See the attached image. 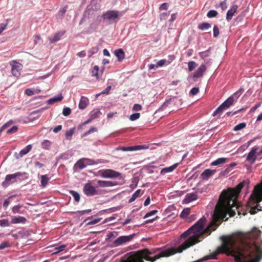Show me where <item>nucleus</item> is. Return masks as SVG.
Instances as JSON below:
<instances>
[{"mask_svg": "<svg viewBox=\"0 0 262 262\" xmlns=\"http://www.w3.org/2000/svg\"><path fill=\"white\" fill-rule=\"evenodd\" d=\"M246 184V182L243 181L234 188H229L222 191L215 207L213 214L214 220L226 221L228 219L226 218L227 214H229L230 217L234 216L236 214L235 210H237L238 214H240L239 206L238 205L237 199L241 190Z\"/></svg>", "mask_w": 262, "mask_h": 262, "instance_id": "obj_1", "label": "nucleus"}, {"mask_svg": "<svg viewBox=\"0 0 262 262\" xmlns=\"http://www.w3.org/2000/svg\"><path fill=\"white\" fill-rule=\"evenodd\" d=\"M151 254V252L148 249H145L136 252L125 259L122 260L121 262H144V259L154 262L161 257L171 256V248L162 251L159 254L155 255L154 257L150 256Z\"/></svg>", "mask_w": 262, "mask_h": 262, "instance_id": "obj_2", "label": "nucleus"}, {"mask_svg": "<svg viewBox=\"0 0 262 262\" xmlns=\"http://www.w3.org/2000/svg\"><path fill=\"white\" fill-rule=\"evenodd\" d=\"M247 206L250 208L249 212L251 214H255L262 210V190L260 188L254 189L247 202Z\"/></svg>", "mask_w": 262, "mask_h": 262, "instance_id": "obj_3", "label": "nucleus"}, {"mask_svg": "<svg viewBox=\"0 0 262 262\" xmlns=\"http://www.w3.org/2000/svg\"><path fill=\"white\" fill-rule=\"evenodd\" d=\"M244 91V90L243 88H240L237 91L235 92L226 100H225L219 107H218V108L213 113V116H215L220 114L222 113L224 110H226L232 105L237 100Z\"/></svg>", "mask_w": 262, "mask_h": 262, "instance_id": "obj_4", "label": "nucleus"}, {"mask_svg": "<svg viewBox=\"0 0 262 262\" xmlns=\"http://www.w3.org/2000/svg\"><path fill=\"white\" fill-rule=\"evenodd\" d=\"M119 17V12L116 10H108L103 13L101 17L104 20H106L111 23L115 21L116 19H118Z\"/></svg>", "mask_w": 262, "mask_h": 262, "instance_id": "obj_5", "label": "nucleus"}, {"mask_svg": "<svg viewBox=\"0 0 262 262\" xmlns=\"http://www.w3.org/2000/svg\"><path fill=\"white\" fill-rule=\"evenodd\" d=\"M135 235V234H132L127 236H121L115 240L114 245L115 246L117 247L129 242L133 239Z\"/></svg>", "mask_w": 262, "mask_h": 262, "instance_id": "obj_6", "label": "nucleus"}, {"mask_svg": "<svg viewBox=\"0 0 262 262\" xmlns=\"http://www.w3.org/2000/svg\"><path fill=\"white\" fill-rule=\"evenodd\" d=\"M83 192L87 196H93L98 194L96 187L93 186L91 183H87L84 184Z\"/></svg>", "mask_w": 262, "mask_h": 262, "instance_id": "obj_7", "label": "nucleus"}, {"mask_svg": "<svg viewBox=\"0 0 262 262\" xmlns=\"http://www.w3.org/2000/svg\"><path fill=\"white\" fill-rule=\"evenodd\" d=\"M11 66V72L12 75L16 77L20 75V71L22 69V65L19 63L13 61L10 63Z\"/></svg>", "mask_w": 262, "mask_h": 262, "instance_id": "obj_8", "label": "nucleus"}, {"mask_svg": "<svg viewBox=\"0 0 262 262\" xmlns=\"http://www.w3.org/2000/svg\"><path fill=\"white\" fill-rule=\"evenodd\" d=\"M94 163V161L91 159L83 158L79 160L76 162L75 166L79 169L81 170L86 167L87 165H93Z\"/></svg>", "mask_w": 262, "mask_h": 262, "instance_id": "obj_9", "label": "nucleus"}, {"mask_svg": "<svg viewBox=\"0 0 262 262\" xmlns=\"http://www.w3.org/2000/svg\"><path fill=\"white\" fill-rule=\"evenodd\" d=\"M121 173L112 169H106L101 171L100 176L103 178H113L119 177Z\"/></svg>", "mask_w": 262, "mask_h": 262, "instance_id": "obj_10", "label": "nucleus"}, {"mask_svg": "<svg viewBox=\"0 0 262 262\" xmlns=\"http://www.w3.org/2000/svg\"><path fill=\"white\" fill-rule=\"evenodd\" d=\"M21 173L19 172L11 174H8L5 177V180L2 183V185L4 187H7L11 183H13L15 181V179L18 176H21Z\"/></svg>", "mask_w": 262, "mask_h": 262, "instance_id": "obj_11", "label": "nucleus"}, {"mask_svg": "<svg viewBox=\"0 0 262 262\" xmlns=\"http://www.w3.org/2000/svg\"><path fill=\"white\" fill-rule=\"evenodd\" d=\"M258 149V147L257 146L253 147L251 149L246 159L248 161L250 162L252 164L255 162L256 158H258L257 154Z\"/></svg>", "mask_w": 262, "mask_h": 262, "instance_id": "obj_12", "label": "nucleus"}, {"mask_svg": "<svg viewBox=\"0 0 262 262\" xmlns=\"http://www.w3.org/2000/svg\"><path fill=\"white\" fill-rule=\"evenodd\" d=\"M148 146L146 145H136L134 146L121 147L119 149L124 151L139 150L141 149H147Z\"/></svg>", "mask_w": 262, "mask_h": 262, "instance_id": "obj_13", "label": "nucleus"}, {"mask_svg": "<svg viewBox=\"0 0 262 262\" xmlns=\"http://www.w3.org/2000/svg\"><path fill=\"white\" fill-rule=\"evenodd\" d=\"M206 67L205 64H201L199 68L196 70V71L194 73L193 77L194 78H200L203 76L204 73L206 71Z\"/></svg>", "mask_w": 262, "mask_h": 262, "instance_id": "obj_14", "label": "nucleus"}, {"mask_svg": "<svg viewBox=\"0 0 262 262\" xmlns=\"http://www.w3.org/2000/svg\"><path fill=\"white\" fill-rule=\"evenodd\" d=\"M198 198L197 194L195 193H187L183 200V204H188L192 201L196 200Z\"/></svg>", "mask_w": 262, "mask_h": 262, "instance_id": "obj_15", "label": "nucleus"}, {"mask_svg": "<svg viewBox=\"0 0 262 262\" xmlns=\"http://www.w3.org/2000/svg\"><path fill=\"white\" fill-rule=\"evenodd\" d=\"M216 172L215 170H211L210 169H205L201 174V178L203 180H207L212 176Z\"/></svg>", "mask_w": 262, "mask_h": 262, "instance_id": "obj_16", "label": "nucleus"}, {"mask_svg": "<svg viewBox=\"0 0 262 262\" xmlns=\"http://www.w3.org/2000/svg\"><path fill=\"white\" fill-rule=\"evenodd\" d=\"M65 33H66L65 31H60L56 32L54 34L53 38H50V37L49 38L50 42L51 43H53L54 42L58 41L63 36V35L65 34Z\"/></svg>", "mask_w": 262, "mask_h": 262, "instance_id": "obj_17", "label": "nucleus"}, {"mask_svg": "<svg viewBox=\"0 0 262 262\" xmlns=\"http://www.w3.org/2000/svg\"><path fill=\"white\" fill-rule=\"evenodd\" d=\"M237 8H238L237 5H234L232 6V7L231 8V9L227 11V13L226 14V19L228 21H230L232 19L233 16L234 15V14L236 12Z\"/></svg>", "mask_w": 262, "mask_h": 262, "instance_id": "obj_18", "label": "nucleus"}, {"mask_svg": "<svg viewBox=\"0 0 262 262\" xmlns=\"http://www.w3.org/2000/svg\"><path fill=\"white\" fill-rule=\"evenodd\" d=\"M98 185L101 187H108L114 186L117 185L116 183L109 181L99 180L97 182Z\"/></svg>", "mask_w": 262, "mask_h": 262, "instance_id": "obj_19", "label": "nucleus"}, {"mask_svg": "<svg viewBox=\"0 0 262 262\" xmlns=\"http://www.w3.org/2000/svg\"><path fill=\"white\" fill-rule=\"evenodd\" d=\"M114 54L119 62H121L125 58V53L122 49H118L114 51Z\"/></svg>", "mask_w": 262, "mask_h": 262, "instance_id": "obj_20", "label": "nucleus"}, {"mask_svg": "<svg viewBox=\"0 0 262 262\" xmlns=\"http://www.w3.org/2000/svg\"><path fill=\"white\" fill-rule=\"evenodd\" d=\"M178 164L176 163L171 166L164 168L161 170L160 173L163 175L166 173L171 172L173 171L178 167Z\"/></svg>", "mask_w": 262, "mask_h": 262, "instance_id": "obj_21", "label": "nucleus"}, {"mask_svg": "<svg viewBox=\"0 0 262 262\" xmlns=\"http://www.w3.org/2000/svg\"><path fill=\"white\" fill-rule=\"evenodd\" d=\"M89 100L85 97H81L79 104V108L81 110L84 109L88 104Z\"/></svg>", "mask_w": 262, "mask_h": 262, "instance_id": "obj_22", "label": "nucleus"}, {"mask_svg": "<svg viewBox=\"0 0 262 262\" xmlns=\"http://www.w3.org/2000/svg\"><path fill=\"white\" fill-rule=\"evenodd\" d=\"M26 221V219L25 217L23 216H13L11 220V223L13 224H18V223H25Z\"/></svg>", "mask_w": 262, "mask_h": 262, "instance_id": "obj_23", "label": "nucleus"}, {"mask_svg": "<svg viewBox=\"0 0 262 262\" xmlns=\"http://www.w3.org/2000/svg\"><path fill=\"white\" fill-rule=\"evenodd\" d=\"M228 159L226 158H220L217 159L216 160L213 161L211 163V166H217L221 164H224L227 161Z\"/></svg>", "mask_w": 262, "mask_h": 262, "instance_id": "obj_24", "label": "nucleus"}, {"mask_svg": "<svg viewBox=\"0 0 262 262\" xmlns=\"http://www.w3.org/2000/svg\"><path fill=\"white\" fill-rule=\"evenodd\" d=\"M62 99H63V96H62L61 94H60L57 96L54 97L49 99L48 100V103L50 104H53L55 103V102L61 101L62 100Z\"/></svg>", "mask_w": 262, "mask_h": 262, "instance_id": "obj_25", "label": "nucleus"}, {"mask_svg": "<svg viewBox=\"0 0 262 262\" xmlns=\"http://www.w3.org/2000/svg\"><path fill=\"white\" fill-rule=\"evenodd\" d=\"M32 146L31 144L28 145L25 148L21 150L19 152V156H23L27 154L32 149Z\"/></svg>", "mask_w": 262, "mask_h": 262, "instance_id": "obj_26", "label": "nucleus"}, {"mask_svg": "<svg viewBox=\"0 0 262 262\" xmlns=\"http://www.w3.org/2000/svg\"><path fill=\"white\" fill-rule=\"evenodd\" d=\"M141 192V189H138L137 190H136L134 193V194L132 195V196L130 198V199L129 200L128 202L129 203H131L133 202H134L137 198L139 197V196L140 195Z\"/></svg>", "mask_w": 262, "mask_h": 262, "instance_id": "obj_27", "label": "nucleus"}, {"mask_svg": "<svg viewBox=\"0 0 262 262\" xmlns=\"http://www.w3.org/2000/svg\"><path fill=\"white\" fill-rule=\"evenodd\" d=\"M210 28H211V25L208 23H203L198 26V28L202 30H207Z\"/></svg>", "mask_w": 262, "mask_h": 262, "instance_id": "obj_28", "label": "nucleus"}, {"mask_svg": "<svg viewBox=\"0 0 262 262\" xmlns=\"http://www.w3.org/2000/svg\"><path fill=\"white\" fill-rule=\"evenodd\" d=\"M40 178L41 186L44 187L47 184L49 179L47 175H42L41 176Z\"/></svg>", "mask_w": 262, "mask_h": 262, "instance_id": "obj_29", "label": "nucleus"}, {"mask_svg": "<svg viewBox=\"0 0 262 262\" xmlns=\"http://www.w3.org/2000/svg\"><path fill=\"white\" fill-rule=\"evenodd\" d=\"M66 247H67L66 245H62L58 247H56L54 249V252L53 254H57L61 251H64Z\"/></svg>", "mask_w": 262, "mask_h": 262, "instance_id": "obj_30", "label": "nucleus"}, {"mask_svg": "<svg viewBox=\"0 0 262 262\" xmlns=\"http://www.w3.org/2000/svg\"><path fill=\"white\" fill-rule=\"evenodd\" d=\"M70 193L73 196V197L74 198V200L75 202H78L80 201V195L79 194L74 190H70Z\"/></svg>", "mask_w": 262, "mask_h": 262, "instance_id": "obj_31", "label": "nucleus"}, {"mask_svg": "<svg viewBox=\"0 0 262 262\" xmlns=\"http://www.w3.org/2000/svg\"><path fill=\"white\" fill-rule=\"evenodd\" d=\"M190 212V209L189 208H186L182 211L180 214V216L182 218H186Z\"/></svg>", "mask_w": 262, "mask_h": 262, "instance_id": "obj_32", "label": "nucleus"}, {"mask_svg": "<svg viewBox=\"0 0 262 262\" xmlns=\"http://www.w3.org/2000/svg\"><path fill=\"white\" fill-rule=\"evenodd\" d=\"M100 112L99 110H94L90 113V117L93 120L99 117Z\"/></svg>", "mask_w": 262, "mask_h": 262, "instance_id": "obj_33", "label": "nucleus"}, {"mask_svg": "<svg viewBox=\"0 0 262 262\" xmlns=\"http://www.w3.org/2000/svg\"><path fill=\"white\" fill-rule=\"evenodd\" d=\"M246 126V123L245 122L241 123L234 126L233 130L234 131H238L244 128Z\"/></svg>", "mask_w": 262, "mask_h": 262, "instance_id": "obj_34", "label": "nucleus"}, {"mask_svg": "<svg viewBox=\"0 0 262 262\" xmlns=\"http://www.w3.org/2000/svg\"><path fill=\"white\" fill-rule=\"evenodd\" d=\"M99 51V48L98 47H94L92 48L88 52L89 55V57H91L93 55L96 54Z\"/></svg>", "mask_w": 262, "mask_h": 262, "instance_id": "obj_35", "label": "nucleus"}, {"mask_svg": "<svg viewBox=\"0 0 262 262\" xmlns=\"http://www.w3.org/2000/svg\"><path fill=\"white\" fill-rule=\"evenodd\" d=\"M99 68L98 66H95L93 69L92 71V75L93 76L96 77L97 79L98 78V71Z\"/></svg>", "mask_w": 262, "mask_h": 262, "instance_id": "obj_36", "label": "nucleus"}, {"mask_svg": "<svg viewBox=\"0 0 262 262\" xmlns=\"http://www.w3.org/2000/svg\"><path fill=\"white\" fill-rule=\"evenodd\" d=\"M8 23H9V19H7L5 20V23H2L1 24V25H0V35L3 32V31H4L6 29V27L8 25Z\"/></svg>", "mask_w": 262, "mask_h": 262, "instance_id": "obj_37", "label": "nucleus"}, {"mask_svg": "<svg viewBox=\"0 0 262 262\" xmlns=\"http://www.w3.org/2000/svg\"><path fill=\"white\" fill-rule=\"evenodd\" d=\"M51 145V142L49 140H45L41 143L42 147L45 149H49Z\"/></svg>", "mask_w": 262, "mask_h": 262, "instance_id": "obj_38", "label": "nucleus"}, {"mask_svg": "<svg viewBox=\"0 0 262 262\" xmlns=\"http://www.w3.org/2000/svg\"><path fill=\"white\" fill-rule=\"evenodd\" d=\"M196 63L193 61H189L188 63V70L189 71H193L196 67Z\"/></svg>", "mask_w": 262, "mask_h": 262, "instance_id": "obj_39", "label": "nucleus"}, {"mask_svg": "<svg viewBox=\"0 0 262 262\" xmlns=\"http://www.w3.org/2000/svg\"><path fill=\"white\" fill-rule=\"evenodd\" d=\"M217 12L214 10H210L208 12L207 16L209 18L215 17L217 15Z\"/></svg>", "mask_w": 262, "mask_h": 262, "instance_id": "obj_40", "label": "nucleus"}, {"mask_svg": "<svg viewBox=\"0 0 262 262\" xmlns=\"http://www.w3.org/2000/svg\"><path fill=\"white\" fill-rule=\"evenodd\" d=\"M21 208V206L20 205H16L12 208V211L14 213H20V209Z\"/></svg>", "mask_w": 262, "mask_h": 262, "instance_id": "obj_41", "label": "nucleus"}, {"mask_svg": "<svg viewBox=\"0 0 262 262\" xmlns=\"http://www.w3.org/2000/svg\"><path fill=\"white\" fill-rule=\"evenodd\" d=\"M140 117V114L139 113H136L132 114L129 117V119L133 121L139 119Z\"/></svg>", "mask_w": 262, "mask_h": 262, "instance_id": "obj_42", "label": "nucleus"}, {"mask_svg": "<svg viewBox=\"0 0 262 262\" xmlns=\"http://www.w3.org/2000/svg\"><path fill=\"white\" fill-rule=\"evenodd\" d=\"M74 128L70 129L66 133V136L67 139L70 140L72 135L74 134Z\"/></svg>", "mask_w": 262, "mask_h": 262, "instance_id": "obj_43", "label": "nucleus"}, {"mask_svg": "<svg viewBox=\"0 0 262 262\" xmlns=\"http://www.w3.org/2000/svg\"><path fill=\"white\" fill-rule=\"evenodd\" d=\"M0 226L1 227H8L10 226L9 221L7 219L0 220Z\"/></svg>", "mask_w": 262, "mask_h": 262, "instance_id": "obj_44", "label": "nucleus"}, {"mask_svg": "<svg viewBox=\"0 0 262 262\" xmlns=\"http://www.w3.org/2000/svg\"><path fill=\"white\" fill-rule=\"evenodd\" d=\"M71 113V110L70 109V108L68 107L63 108V111H62V114L64 116H68L70 115Z\"/></svg>", "mask_w": 262, "mask_h": 262, "instance_id": "obj_45", "label": "nucleus"}, {"mask_svg": "<svg viewBox=\"0 0 262 262\" xmlns=\"http://www.w3.org/2000/svg\"><path fill=\"white\" fill-rule=\"evenodd\" d=\"M97 131V129L96 127H91L88 131H87L86 132H85L83 135V137H85V136H86L87 135L92 133H94V132H96Z\"/></svg>", "mask_w": 262, "mask_h": 262, "instance_id": "obj_46", "label": "nucleus"}, {"mask_svg": "<svg viewBox=\"0 0 262 262\" xmlns=\"http://www.w3.org/2000/svg\"><path fill=\"white\" fill-rule=\"evenodd\" d=\"M17 130H18L17 126L16 125H14L7 130V133L9 134H12L14 133H16L17 131Z\"/></svg>", "mask_w": 262, "mask_h": 262, "instance_id": "obj_47", "label": "nucleus"}, {"mask_svg": "<svg viewBox=\"0 0 262 262\" xmlns=\"http://www.w3.org/2000/svg\"><path fill=\"white\" fill-rule=\"evenodd\" d=\"M220 34V31L218 27L215 25L213 27V36L217 37Z\"/></svg>", "mask_w": 262, "mask_h": 262, "instance_id": "obj_48", "label": "nucleus"}, {"mask_svg": "<svg viewBox=\"0 0 262 262\" xmlns=\"http://www.w3.org/2000/svg\"><path fill=\"white\" fill-rule=\"evenodd\" d=\"M209 53L208 50L199 53V56L203 59H204L207 57L209 56Z\"/></svg>", "mask_w": 262, "mask_h": 262, "instance_id": "obj_49", "label": "nucleus"}, {"mask_svg": "<svg viewBox=\"0 0 262 262\" xmlns=\"http://www.w3.org/2000/svg\"><path fill=\"white\" fill-rule=\"evenodd\" d=\"M142 106L139 104H135L133 107L132 110L134 111H139L142 110Z\"/></svg>", "mask_w": 262, "mask_h": 262, "instance_id": "obj_50", "label": "nucleus"}, {"mask_svg": "<svg viewBox=\"0 0 262 262\" xmlns=\"http://www.w3.org/2000/svg\"><path fill=\"white\" fill-rule=\"evenodd\" d=\"M158 212V211L156 210H152L151 211H150L146 214V215L144 216V218L146 219L151 215H154L156 214Z\"/></svg>", "mask_w": 262, "mask_h": 262, "instance_id": "obj_51", "label": "nucleus"}, {"mask_svg": "<svg viewBox=\"0 0 262 262\" xmlns=\"http://www.w3.org/2000/svg\"><path fill=\"white\" fill-rule=\"evenodd\" d=\"M237 165L236 163H231L230 164L227 166L225 171L227 172H229L231 170V168Z\"/></svg>", "mask_w": 262, "mask_h": 262, "instance_id": "obj_52", "label": "nucleus"}, {"mask_svg": "<svg viewBox=\"0 0 262 262\" xmlns=\"http://www.w3.org/2000/svg\"><path fill=\"white\" fill-rule=\"evenodd\" d=\"M10 247V244L8 242H5L0 244V250Z\"/></svg>", "mask_w": 262, "mask_h": 262, "instance_id": "obj_53", "label": "nucleus"}, {"mask_svg": "<svg viewBox=\"0 0 262 262\" xmlns=\"http://www.w3.org/2000/svg\"><path fill=\"white\" fill-rule=\"evenodd\" d=\"M168 5L167 3H163L159 7V9L160 11L162 10H167L168 9Z\"/></svg>", "mask_w": 262, "mask_h": 262, "instance_id": "obj_54", "label": "nucleus"}, {"mask_svg": "<svg viewBox=\"0 0 262 262\" xmlns=\"http://www.w3.org/2000/svg\"><path fill=\"white\" fill-rule=\"evenodd\" d=\"M13 123L12 120H10L8 122L5 123L1 127L4 130L9 127Z\"/></svg>", "mask_w": 262, "mask_h": 262, "instance_id": "obj_55", "label": "nucleus"}, {"mask_svg": "<svg viewBox=\"0 0 262 262\" xmlns=\"http://www.w3.org/2000/svg\"><path fill=\"white\" fill-rule=\"evenodd\" d=\"M67 7L63 8L62 9H61V10H60L59 11V12H58V15H60L61 16H62L67 12Z\"/></svg>", "mask_w": 262, "mask_h": 262, "instance_id": "obj_56", "label": "nucleus"}, {"mask_svg": "<svg viewBox=\"0 0 262 262\" xmlns=\"http://www.w3.org/2000/svg\"><path fill=\"white\" fill-rule=\"evenodd\" d=\"M169 15L168 13L164 12L160 14L159 17L160 20H165L166 19L167 16Z\"/></svg>", "mask_w": 262, "mask_h": 262, "instance_id": "obj_57", "label": "nucleus"}, {"mask_svg": "<svg viewBox=\"0 0 262 262\" xmlns=\"http://www.w3.org/2000/svg\"><path fill=\"white\" fill-rule=\"evenodd\" d=\"M199 92V89L198 88H193L190 91V94L192 95H196Z\"/></svg>", "mask_w": 262, "mask_h": 262, "instance_id": "obj_58", "label": "nucleus"}, {"mask_svg": "<svg viewBox=\"0 0 262 262\" xmlns=\"http://www.w3.org/2000/svg\"><path fill=\"white\" fill-rule=\"evenodd\" d=\"M25 94L28 96H32L34 94V91L30 89H27L25 91Z\"/></svg>", "mask_w": 262, "mask_h": 262, "instance_id": "obj_59", "label": "nucleus"}, {"mask_svg": "<svg viewBox=\"0 0 262 262\" xmlns=\"http://www.w3.org/2000/svg\"><path fill=\"white\" fill-rule=\"evenodd\" d=\"M220 5L223 10H225L227 8V5L226 1H223L221 2Z\"/></svg>", "mask_w": 262, "mask_h": 262, "instance_id": "obj_60", "label": "nucleus"}, {"mask_svg": "<svg viewBox=\"0 0 262 262\" xmlns=\"http://www.w3.org/2000/svg\"><path fill=\"white\" fill-rule=\"evenodd\" d=\"M261 105V103L258 102L256 103L253 107H252L250 110V112H254L256 111V110Z\"/></svg>", "mask_w": 262, "mask_h": 262, "instance_id": "obj_61", "label": "nucleus"}, {"mask_svg": "<svg viewBox=\"0 0 262 262\" xmlns=\"http://www.w3.org/2000/svg\"><path fill=\"white\" fill-rule=\"evenodd\" d=\"M12 198V196H10L9 198L8 199H7L5 201V202H4V204H3V207L5 208H7L8 207V206H9V205L10 204V202L9 201V199Z\"/></svg>", "mask_w": 262, "mask_h": 262, "instance_id": "obj_62", "label": "nucleus"}, {"mask_svg": "<svg viewBox=\"0 0 262 262\" xmlns=\"http://www.w3.org/2000/svg\"><path fill=\"white\" fill-rule=\"evenodd\" d=\"M111 89V86L109 85L106 87V88L101 93L103 94H108L110 93V91Z\"/></svg>", "mask_w": 262, "mask_h": 262, "instance_id": "obj_63", "label": "nucleus"}, {"mask_svg": "<svg viewBox=\"0 0 262 262\" xmlns=\"http://www.w3.org/2000/svg\"><path fill=\"white\" fill-rule=\"evenodd\" d=\"M166 60L165 59H162V60H159L158 62H157V65L159 67H162L163 66H164L166 62Z\"/></svg>", "mask_w": 262, "mask_h": 262, "instance_id": "obj_64", "label": "nucleus"}]
</instances>
